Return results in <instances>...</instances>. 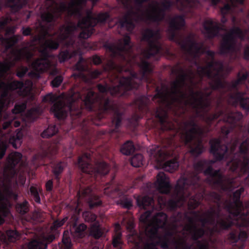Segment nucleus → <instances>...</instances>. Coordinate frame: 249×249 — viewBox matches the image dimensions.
Returning <instances> with one entry per match:
<instances>
[{"instance_id": "nucleus-1", "label": "nucleus", "mask_w": 249, "mask_h": 249, "mask_svg": "<svg viewBox=\"0 0 249 249\" xmlns=\"http://www.w3.org/2000/svg\"><path fill=\"white\" fill-rule=\"evenodd\" d=\"M178 68L172 72L178 74V79L172 82L170 92L171 99L169 98L168 93L162 89L156 88V93L152 97V100L158 105L153 110V115L158 120L161 129L169 131L172 133L171 136L167 138V144L162 146H154L150 149V155L156 162L162 166L164 170L173 172L178 167L177 157L178 155V148L176 145V136L178 134L179 138L186 146L192 156L197 157L204 151L205 147L201 138L196 139V136H202L204 131L200 127L195 117H191L189 120L183 122V127L179 132L175 124L170 121L167 109L171 108L177 104H181L188 95L182 90L186 85V81L189 79L192 85L194 84V75L191 70L187 73L184 69L178 64Z\"/></svg>"}, {"instance_id": "nucleus-2", "label": "nucleus", "mask_w": 249, "mask_h": 249, "mask_svg": "<svg viewBox=\"0 0 249 249\" xmlns=\"http://www.w3.org/2000/svg\"><path fill=\"white\" fill-rule=\"evenodd\" d=\"M104 47L110 53V56L106 65L104 66V70L109 73H113L119 84L116 86H110L107 83L104 85L99 84L97 89L101 93H110L114 97H127L132 93L138 95L135 103L140 113H133L129 120L130 123L136 125L142 117V114L150 112L149 105L151 99L142 94L141 92L144 89L145 86L148 89V84L153 80L150 77L153 72V66L146 60L142 58L138 64L140 75L133 72L131 77H120L119 74L124 70L121 63L123 62L128 63L133 55V45L130 37L126 35L123 38L119 39L117 45L106 42Z\"/></svg>"}, {"instance_id": "nucleus-3", "label": "nucleus", "mask_w": 249, "mask_h": 249, "mask_svg": "<svg viewBox=\"0 0 249 249\" xmlns=\"http://www.w3.org/2000/svg\"><path fill=\"white\" fill-rule=\"evenodd\" d=\"M248 134L247 138L241 142L239 147V152L235 153V150L240 143L239 139L235 137L231 139L229 142L228 138L223 139L226 143L222 144L220 139H213L210 141V152L213 155L214 160H201L193 164L194 170L189 172L186 177L181 178L178 180L177 187L182 191L186 188L189 182L193 187H200L202 185L201 179L199 176L200 173H203L208 176L207 182L218 188L223 191H231L233 188L234 179L226 178L223 175L220 170H214L212 165L215 161H220L227 160L228 152L232 157L231 160L228 162L230 169L231 171L239 170L242 167L245 158L249 159L247 155L249 150V124L248 125Z\"/></svg>"}, {"instance_id": "nucleus-4", "label": "nucleus", "mask_w": 249, "mask_h": 249, "mask_svg": "<svg viewBox=\"0 0 249 249\" xmlns=\"http://www.w3.org/2000/svg\"><path fill=\"white\" fill-rule=\"evenodd\" d=\"M155 186L160 194L157 196V200L160 208L166 207L170 211H175L178 207L183 204L185 201V195L188 193V197H190L188 203V208L192 210L191 213L193 217L185 214L189 224L185 226V230L189 232L193 240L196 241L199 249H208V245L203 244L199 240L206 234L207 230L210 228L208 225L214 226L213 230L217 232L215 225V217L219 216V210L216 211L213 208L208 210L205 213L201 214L198 211H194L201 204L206 194L204 189L201 185L200 187H193L188 183L186 188L182 191L177 187L178 182L175 187V194L169 199L167 198L166 195H170L171 188L168 177L163 172H160L157 176V180L155 183Z\"/></svg>"}, {"instance_id": "nucleus-5", "label": "nucleus", "mask_w": 249, "mask_h": 249, "mask_svg": "<svg viewBox=\"0 0 249 249\" xmlns=\"http://www.w3.org/2000/svg\"><path fill=\"white\" fill-rule=\"evenodd\" d=\"M237 173L238 177L247 176L246 181L249 183V159L245 158L242 167L239 170L232 171ZM244 191L243 187H240L233 193V201L230 199H222L221 196L215 192H210L208 196L210 200L214 203L215 210H219V216L216 217L217 224L215 228L217 231L227 230L233 225L236 224L240 227H249V200L245 204L240 197Z\"/></svg>"}, {"instance_id": "nucleus-6", "label": "nucleus", "mask_w": 249, "mask_h": 249, "mask_svg": "<svg viewBox=\"0 0 249 249\" xmlns=\"http://www.w3.org/2000/svg\"><path fill=\"white\" fill-rule=\"evenodd\" d=\"M189 91L191 99L188 96L185 100L182 101L181 104L178 106L185 110L187 106H191L195 110L196 116L202 117L209 127L214 121L221 117L225 124L221 127V133L223 139H227L229 134L234 129L236 122L242 119V114L222 108L217 109L213 113L208 114L212 108V100L204 99L201 91H195L191 87H189ZM220 106V103L218 102L217 108Z\"/></svg>"}, {"instance_id": "nucleus-7", "label": "nucleus", "mask_w": 249, "mask_h": 249, "mask_svg": "<svg viewBox=\"0 0 249 249\" xmlns=\"http://www.w3.org/2000/svg\"><path fill=\"white\" fill-rule=\"evenodd\" d=\"M185 26L184 17L176 15L169 18L167 34L170 40L175 42L192 59H196L201 54L206 53L212 60L214 59L215 53L211 50L206 51L203 42H197L195 35L190 34L186 36H179L178 32Z\"/></svg>"}, {"instance_id": "nucleus-8", "label": "nucleus", "mask_w": 249, "mask_h": 249, "mask_svg": "<svg viewBox=\"0 0 249 249\" xmlns=\"http://www.w3.org/2000/svg\"><path fill=\"white\" fill-rule=\"evenodd\" d=\"M89 91L93 90L89 88H83L80 90H73L70 97V102L68 106H66L61 102H56L51 107V111L59 120H64L69 114L72 120V123H73L74 120L82 117L86 110L89 113L87 120H90L95 125H100L95 122V105L91 110H89L85 104L84 100Z\"/></svg>"}, {"instance_id": "nucleus-9", "label": "nucleus", "mask_w": 249, "mask_h": 249, "mask_svg": "<svg viewBox=\"0 0 249 249\" xmlns=\"http://www.w3.org/2000/svg\"><path fill=\"white\" fill-rule=\"evenodd\" d=\"M85 104L88 109L91 110L95 105V122L101 125L100 121L105 117V114L111 116L114 131L117 130L122 124L124 115V110L111 98L101 96L94 91H89L85 99Z\"/></svg>"}, {"instance_id": "nucleus-10", "label": "nucleus", "mask_w": 249, "mask_h": 249, "mask_svg": "<svg viewBox=\"0 0 249 249\" xmlns=\"http://www.w3.org/2000/svg\"><path fill=\"white\" fill-rule=\"evenodd\" d=\"M168 216L163 212L157 213L152 218V227L148 231L150 242L143 243L141 236L137 233L130 235L128 242L132 245V249H158L157 245H160L163 249H168L170 247V238L165 235H160L159 230L160 229H166Z\"/></svg>"}, {"instance_id": "nucleus-11", "label": "nucleus", "mask_w": 249, "mask_h": 249, "mask_svg": "<svg viewBox=\"0 0 249 249\" xmlns=\"http://www.w3.org/2000/svg\"><path fill=\"white\" fill-rule=\"evenodd\" d=\"M194 64L197 66V72L200 78V82H202L204 76L207 77L210 81L209 82L210 88L212 89L217 88L221 86L220 81L221 72L223 71V63L218 60H211L207 62L206 66H200L196 59H193Z\"/></svg>"}, {"instance_id": "nucleus-12", "label": "nucleus", "mask_w": 249, "mask_h": 249, "mask_svg": "<svg viewBox=\"0 0 249 249\" xmlns=\"http://www.w3.org/2000/svg\"><path fill=\"white\" fill-rule=\"evenodd\" d=\"M91 161L90 154L87 152L78 157L77 164L82 172L90 175L95 179H97L99 177H104L108 174L110 167L107 163L102 161L97 162L93 166L90 163Z\"/></svg>"}, {"instance_id": "nucleus-13", "label": "nucleus", "mask_w": 249, "mask_h": 249, "mask_svg": "<svg viewBox=\"0 0 249 249\" xmlns=\"http://www.w3.org/2000/svg\"><path fill=\"white\" fill-rule=\"evenodd\" d=\"M95 26L91 24L83 25L81 26H78V23L75 24L72 22H69L67 25L62 24L60 26L59 37L62 40L69 39V41L67 43V46L73 48L75 45V37L73 36L74 32L78 28L80 29L81 31L78 37L79 38L86 39L89 37L93 34L95 31L94 28Z\"/></svg>"}, {"instance_id": "nucleus-14", "label": "nucleus", "mask_w": 249, "mask_h": 249, "mask_svg": "<svg viewBox=\"0 0 249 249\" xmlns=\"http://www.w3.org/2000/svg\"><path fill=\"white\" fill-rule=\"evenodd\" d=\"M160 38L159 30L146 28L142 34V40L146 42L148 47L143 49L142 54L143 57L148 59L157 54H160L162 47L158 39Z\"/></svg>"}, {"instance_id": "nucleus-15", "label": "nucleus", "mask_w": 249, "mask_h": 249, "mask_svg": "<svg viewBox=\"0 0 249 249\" xmlns=\"http://www.w3.org/2000/svg\"><path fill=\"white\" fill-rule=\"evenodd\" d=\"M247 31H243L239 27H233L228 33L222 36L219 47V53L221 55L231 54L236 49V37L244 40Z\"/></svg>"}, {"instance_id": "nucleus-16", "label": "nucleus", "mask_w": 249, "mask_h": 249, "mask_svg": "<svg viewBox=\"0 0 249 249\" xmlns=\"http://www.w3.org/2000/svg\"><path fill=\"white\" fill-rule=\"evenodd\" d=\"M150 4L152 11L148 12L146 16L147 19L154 22H160L164 20L166 16V11L171 9L173 2L171 0H165L161 3V7Z\"/></svg>"}, {"instance_id": "nucleus-17", "label": "nucleus", "mask_w": 249, "mask_h": 249, "mask_svg": "<svg viewBox=\"0 0 249 249\" xmlns=\"http://www.w3.org/2000/svg\"><path fill=\"white\" fill-rule=\"evenodd\" d=\"M22 155L19 152H12L8 155L6 159L7 164L5 170L7 171V173L5 174L9 181L12 179H17L18 170L16 168L21 160Z\"/></svg>"}, {"instance_id": "nucleus-18", "label": "nucleus", "mask_w": 249, "mask_h": 249, "mask_svg": "<svg viewBox=\"0 0 249 249\" xmlns=\"http://www.w3.org/2000/svg\"><path fill=\"white\" fill-rule=\"evenodd\" d=\"M86 16L82 17V19L78 20V26L93 25H96L97 23H105L109 18V15L107 13H99L96 17H94L92 8L85 10Z\"/></svg>"}, {"instance_id": "nucleus-19", "label": "nucleus", "mask_w": 249, "mask_h": 249, "mask_svg": "<svg viewBox=\"0 0 249 249\" xmlns=\"http://www.w3.org/2000/svg\"><path fill=\"white\" fill-rule=\"evenodd\" d=\"M136 199L137 204L140 209L147 210L141 216V220L145 221L151 216L155 209L154 198L147 196H138Z\"/></svg>"}, {"instance_id": "nucleus-20", "label": "nucleus", "mask_w": 249, "mask_h": 249, "mask_svg": "<svg viewBox=\"0 0 249 249\" xmlns=\"http://www.w3.org/2000/svg\"><path fill=\"white\" fill-rule=\"evenodd\" d=\"M203 30L202 33L208 39H213L219 36L220 32L224 30V26L218 22L210 18L204 21L202 24Z\"/></svg>"}, {"instance_id": "nucleus-21", "label": "nucleus", "mask_w": 249, "mask_h": 249, "mask_svg": "<svg viewBox=\"0 0 249 249\" xmlns=\"http://www.w3.org/2000/svg\"><path fill=\"white\" fill-rule=\"evenodd\" d=\"M42 20L44 21L43 19ZM44 22H46V24L48 25V26L46 27L45 26H43L40 25L41 26L42 30V33L41 35H34L32 32V29L30 27H23L21 30L23 36H31L32 38V41L33 43L40 42L42 38H45V37L47 36H52L50 31L52 30H53L54 28L53 24L48 23L45 21H44Z\"/></svg>"}, {"instance_id": "nucleus-22", "label": "nucleus", "mask_w": 249, "mask_h": 249, "mask_svg": "<svg viewBox=\"0 0 249 249\" xmlns=\"http://www.w3.org/2000/svg\"><path fill=\"white\" fill-rule=\"evenodd\" d=\"M77 195L79 197L85 198L88 202L90 209H92L102 204V201L98 196L95 194L93 190L89 187H87L79 191Z\"/></svg>"}, {"instance_id": "nucleus-23", "label": "nucleus", "mask_w": 249, "mask_h": 249, "mask_svg": "<svg viewBox=\"0 0 249 249\" xmlns=\"http://www.w3.org/2000/svg\"><path fill=\"white\" fill-rule=\"evenodd\" d=\"M134 15L136 16L135 21L137 22L139 20H143V16L142 15H140L137 12L130 11L126 14L122 19L119 21V25L121 28H125L128 32H132L135 27L132 16Z\"/></svg>"}, {"instance_id": "nucleus-24", "label": "nucleus", "mask_w": 249, "mask_h": 249, "mask_svg": "<svg viewBox=\"0 0 249 249\" xmlns=\"http://www.w3.org/2000/svg\"><path fill=\"white\" fill-rule=\"evenodd\" d=\"M33 70L28 73L32 78L38 79L40 74L51 69L50 63L45 60L36 59L31 64Z\"/></svg>"}, {"instance_id": "nucleus-25", "label": "nucleus", "mask_w": 249, "mask_h": 249, "mask_svg": "<svg viewBox=\"0 0 249 249\" xmlns=\"http://www.w3.org/2000/svg\"><path fill=\"white\" fill-rule=\"evenodd\" d=\"M78 217L73 214L68 221L71 227V231L74 238L81 239L86 235L87 226L84 223L77 224Z\"/></svg>"}, {"instance_id": "nucleus-26", "label": "nucleus", "mask_w": 249, "mask_h": 249, "mask_svg": "<svg viewBox=\"0 0 249 249\" xmlns=\"http://www.w3.org/2000/svg\"><path fill=\"white\" fill-rule=\"evenodd\" d=\"M11 115L7 112H2V118L0 121V136L3 135L2 130H5L14 125L15 127H18L20 125L19 121L15 120V118L9 120V116Z\"/></svg>"}, {"instance_id": "nucleus-27", "label": "nucleus", "mask_w": 249, "mask_h": 249, "mask_svg": "<svg viewBox=\"0 0 249 249\" xmlns=\"http://www.w3.org/2000/svg\"><path fill=\"white\" fill-rule=\"evenodd\" d=\"M59 35L57 36V38L55 40H53V39H46L45 38H42L41 40H44V42L43 43V46L46 47V48H48L50 50H55L57 49L59 46L60 42H64L65 43V45L67 48L69 47L67 46V43L69 41V39H66L65 40H62L59 37V36L60 34V26L59 28Z\"/></svg>"}, {"instance_id": "nucleus-28", "label": "nucleus", "mask_w": 249, "mask_h": 249, "mask_svg": "<svg viewBox=\"0 0 249 249\" xmlns=\"http://www.w3.org/2000/svg\"><path fill=\"white\" fill-rule=\"evenodd\" d=\"M12 20L9 17H2L0 18V40L4 37L1 35V32L5 31L6 35H14L16 32V27L10 26L7 27V25Z\"/></svg>"}, {"instance_id": "nucleus-29", "label": "nucleus", "mask_w": 249, "mask_h": 249, "mask_svg": "<svg viewBox=\"0 0 249 249\" xmlns=\"http://www.w3.org/2000/svg\"><path fill=\"white\" fill-rule=\"evenodd\" d=\"M231 97L239 103L243 109L246 111H249V97H246L244 92L237 91Z\"/></svg>"}, {"instance_id": "nucleus-30", "label": "nucleus", "mask_w": 249, "mask_h": 249, "mask_svg": "<svg viewBox=\"0 0 249 249\" xmlns=\"http://www.w3.org/2000/svg\"><path fill=\"white\" fill-rule=\"evenodd\" d=\"M54 239L52 236L43 240H34L28 245L29 249H47L48 243H51Z\"/></svg>"}, {"instance_id": "nucleus-31", "label": "nucleus", "mask_w": 249, "mask_h": 249, "mask_svg": "<svg viewBox=\"0 0 249 249\" xmlns=\"http://www.w3.org/2000/svg\"><path fill=\"white\" fill-rule=\"evenodd\" d=\"M27 4V0H5V6L10 8L11 11L13 13L18 12Z\"/></svg>"}, {"instance_id": "nucleus-32", "label": "nucleus", "mask_w": 249, "mask_h": 249, "mask_svg": "<svg viewBox=\"0 0 249 249\" xmlns=\"http://www.w3.org/2000/svg\"><path fill=\"white\" fill-rule=\"evenodd\" d=\"M220 81L222 83L221 86H218L217 88L214 90H218L220 89L226 90L229 91H231L232 90H238V87L241 83L236 79L235 80L232 81L231 82H228L224 80H222V76H220Z\"/></svg>"}, {"instance_id": "nucleus-33", "label": "nucleus", "mask_w": 249, "mask_h": 249, "mask_svg": "<svg viewBox=\"0 0 249 249\" xmlns=\"http://www.w3.org/2000/svg\"><path fill=\"white\" fill-rule=\"evenodd\" d=\"M66 167V163L61 161L55 162L53 164L52 167V173L54 176V179L57 181V182H59L61 178V176Z\"/></svg>"}, {"instance_id": "nucleus-34", "label": "nucleus", "mask_w": 249, "mask_h": 249, "mask_svg": "<svg viewBox=\"0 0 249 249\" xmlns=\"http://www.w3.org/2000/svg\"><path fill=\"white\" fill-rule=\"evenodd\" d=\"M6 200V196L0 189V225L4 223V217H6L10 213L9 210L6 208L5 204L2 203Z\"/></svg>"}, {"instance_id": "nucleus-35", "label": "nucleus", "mask_w": 249, "mask_h": 249, "mask_svg": "<svg viewBox=\"0 0 249 249\" xmlns=\"http://www.w3.org/2000/svg\"><path fill=\"white\" fill-rule=\"evenodd\" d=\"M229 239L232 243H236L238 241L245 242L248 238V235L245 231H232L229 234Z\"/></svg>"}, {"instance_id": "nucleus-36", "label": "nucleus", "mask_w": 249, "mask_h": 249, "mask_svg": "<svg viewBox=\"0 0 249 249\" xmlns=\"http://www.w3.org/2000/svg\"><path fill=\"white\" fill-rule=\"evenodd\" d=\"M23 133L22 131L18 130L16 134L11 136L9 140V143L16 149L19 147L22 143Z\"/></svg>"}, {"instance_id": "nucleus-37", "label": "nucleus", "mask_w": 249, "mask_h": 249, "mask_svg": "<svg viewBox=\"0 0 249 249\" xmlns=\"http://www.w3.org/2000/svg\"><path fill=\"white\" fill-rule=\"evenodd\" d=\"M59 130L58 125L54 124H49L48 127L41 133V136L43 138H49L56 135Z\"/></svg>"}, {"instance_id": "nucleus-38", "label": "nucleus", "mask_w": 249, "mask_h": 249, "mask_svg": "<svg viewBox=\"0 0 249 249\" xmlns=\"http://www.w3.org/2000/svg\"><path fill=\"white\" fill-rule=\"evenodd\" d=\"M89 235L95 239H99L103 234V232L100 228L98 221H95L93 223L89 230Z\"/></svg>"}, {"instance_id": "nucleus-39", "label": "nucleus", "mask_w": 249, "mask_h": 249, "mask_svg": "<svg viewBox=\"0 0 249 249\" xmlns=\"http://www.w3.org/2000/svg\"><path fill=\"white\" fill-rule=\"evenodd\" d=\"M0 186H2L4 187V192L6 196V200L8 198H13L15 200L18 199V195L12 190L10 186L5 184L4 179L1 177H0Z\"/></svg>"}, {"instance_id": "nucleus-40", "label": "nucleus", "mask_w": 249, "mask_h": 249, "mask_svg": "<svg viewBox=\"0 0 249 249\" xmlns=\"http://www.w3.org/2000/svg\"><path fill=\"white\" fill-rule=\"evenodd\" d=\"M135 147L131 141H127L121 147V152L125 155H130L135 151Z\"/></svg>"}, {"instance_id": "nucleus-41", "label": "nucleus", "mask_w": 249, "mask_h": 249, "mask_svg": "<svg viewBox=\"0 0 249 249\" xmlns=\"http://www.w3.org/2000/svg\"><path fill=\"white\" fill-rule=\"evenodd\" d=\"M83 61L84 59L82 57H80L78 61L74 66L75 69L78 71V73H74L72 74V76L75 78H81L84 76L83 72L86 71V68L83 63Z\"/></svg>"}, {"instance_id": "nucleus-42", "label": "nucleus", "mask_w": 249, "mask_h": 249, "mask_svg": "<svg viewBox=\"0 0 249 249\" xmlns=\"http://www.w3.org/2000/svg\"><path fill=\"white\" fill-rule=\"evenodd\" d=\"M5 42L6 43L7 49H13V47L22 39V37L19 35H13V36L5 38Z\"/></svg>"}, {"instance_id": "nucleus-43", "label": "nucleus", "mask_w": 249, "mask_h": 249, "mask_svg": "<svg viewBox=\"0 0 249 249\" xmlns=\"http://www.w3.org/2000/svg\"><path fill=\"white\" fill-rule=\"evenodd\" d=\"M234 6V4L232 2L231 4L229 3L225 4L223 7L220 8V12L222 15L221 22L223 23H225L227 22V19L226 16L232 11Z\"/></svg>"}, {"instance_id": "nucleus-44", "label": "nucleus", "mask_w": 249, "mask_h": 249, "mask_svg": "<svg viewBox=\"0 0 249 249\" xmlns=\"http://www.w3.org/2000/svg\"><path fill=\"white\" fill-rule=\"evenodd\" d=\"M122 234L119 231H116L112 238V245L116 249H122L123 244L122 239Z\"/></svg>"}, {"instance_id": "nucleus-45", "label": "nucleus", "mask_w": 249, "mask_h": 249, "mask_svg": "<svg viewBox=\"0 0 249 249\" xmlns=\"http://www.w3.org/2000/svg\"><path fill=\"white\" fill-rule=\"evenodd\" d=\"M26 108V103H16L14 106V108L12 110V112L9 113L11 115L9 116V119L10 120V116L11 115H15L17 114L21 113L24 111ZM9 113L8 112H7ZM12 118L15 119V117L12 116Z\"/></svg>"}, {"instance_id": "nucleus-46", "label": "nucleus", "mask_w": 249, "mask_h": 249, "mask_svg": "<svg viewBox=\"0 0 249 249\" xmlns=\"http://www.w3.org/2000/svg\"><path fill=\"white\" fill-rule=\"evenodd\" d=\"M143 157L141 154L134 155L131 159V164L135 167H139L143 165Z\"/></svg>"}, {"instance_id": "nucleus-47", "label": "nucleus", "mask_w": 249, "mask_h": 249, "mask_svg": "<svg viewBox=\"0 0 249 249\" xmlns=\"http://www.w3.org/2000/svg\"><path fill=\"white\" fill-rule=\"evenodd\" d=\"M29 203L27 200H24L22 202L17 203L16 205L17 211L21 214L26 213L29 210Z\"/></svg>"}, {"instance_id": "nucleus-48", "label": "nucleus", "mask_w": 249, "mask_h": 249, "mask_svg": "<svg viewBox=\"0 0 249 249\" xmlns=\"http://www.w3.org/2000/svg\"><path fill=\"white\" fill-rule=\"evenodd\" d=\"M64 231L62 240V244L60 245V249H71L72 244L69 236Z\"/></svg>"}, {"instance_id": "nucleus-49", "label": "nucleus", "mask_w": 249, "mask_h": 249, "mask_svg": "<svg viewBox=\"0 0 249 249\" xmlns=\"http://www.w3.org/2000/svg\"><path fill=\"white\" fill-rule=\"evenodd\" d=\"M72 57V54L68 50H60L58 55V59L60 63L64 62Z\"/></svg>"}, {"instance_id": "nucleus-50", "label": "nucleus", "mask_w": 249, "mask_h": 249, "mask_svg": "<svg viewBox=\"0 0 249 249\" xmlns=\"http://www.w3.org/2000/svg\"><path fill=\"white\" fill-rule=\"evenodd\" d=\"M41 113V109L39 107H33L28 111L27 115L33 120H35L39 117Z\"/></svg>"}, {"instance_id": "nucleus-51", "label": "nucleus", "mask_w": 249, "mask_h": 249, "mask_svg": "<svg viewBox=\"0 0 249 249\" xmlns=\"http://www.w3.org/2000/svg\"><path fill=\"white\" fill-rule=\"evenodd\" d=\"M82 216L85 221L89 223H93L97 221V215L89 211H85L83 213Z\"/></svg>"}, {"instance_id": "nucleus-52", "label": "nucleus", "mask_w": 249, "mask_h": 249, "mask_svg": "<svg viewBox=\"0 0 249 249\" xmlns=\"http://www.w3.org/2000/svg\"><path fill=\"white\" fill-rule=\"evenodd\" d=\"M8 239L10 242H15L20 237V234L16 230H10L6 232Z\"/></svg>"}, {"instance_id": "nucleus-53", "label": "nucleus", "mask_w": 249, "mask_h": 249, "mask_svg": "<svg viewBox=\"0 0 249 249\" xmlns=\"http://www.w3.org/2000/svg\"><path fill=\"white\" fill-rule=\"evenodd\" d=\"M176 249H192V245L188 244L184 239L175 241Z\"/></svg>"}, {"instance_id": "nucleus-54", "label": "nucleus", "mask_w": 249, "mask_h": 249, "mask_svg": "<svg viewBox=\"0 0 249 249\" xmlns=\"http://www.w3.org/2000/svg\"><path fill=\"white\" fill-rule=\"evenodd\" d=\"M8 147V143L7 141L0 140V160L4 157Z\"/></svg>"}, {"instance_id": "nucleus-55", "label": "nucleus", "mask_w": 249, "mask_h": 249, "mask_svg": "<svg viewBox=\"0 0 249 249\" xmlns=\"http://www.w3.org/2000/svg\"><path fill=\"white\" fill-rule=\"evenodd\" d=\"M30 191L31 195L34 197L35 202L38 204H40L41 203L40 197L36 187L31 186L30 188Z\"/></svg>"}, {"instance_id": "nucleus-56", "label": "nucleus", "mask_w": 249, "mask_h": 249, "mask_svg": "<svg viewBox=\"0 0 249 249\" xmlns=\"http://www.w3.org/2000/svg\"><path fill=\"white\" fill-rule=\"evenodd\" d=\"M120 204L123 208L128 210H130L133 206L132 200L127 197L121 199Z\"/></svg>"}, {"instance_id": "nucleus-57", "label": "nucleus", "mask_w": 249, "mask_h": 249, "mask_svg": "<svg viewBox=\"0 0 249 249\" xmlns=\"http://www.w3.org/2000/svg\"><path fill=\"white\" fill-rule=\"evenodd\" d=\"M63 81V77L59 75L56 76L51 81V85L53 88L59 87Z\"/></svg>"}, {"instance_id": "nucleus-58", "label": "nucleus", "mask_w": 249, "mask_h": 249, "mask_svg": "<svg viewBox=\"0 0 249 249\" xmlns=\"http://www.w3.org/2000/svg\"><path fill=\"white\" fill-rule=\"evenodd\" d=\"M68 219H69V218L66 216V217H64L61 220H55L53 222V225L52 226V229L53 230L57 229L58 228L63 226L68 220Z\"/></svg>"}, {"instance_id": "nucleus-59", "label": "nucleus", "mask_w": 249, "mask_h": 249, "mask_svg": "<svg viewBox=\"0 0 249 249\" xmlns=\"http://www.w3.org/2000/svg\"><path fill=\"white\" fill-rule=\"evenodd\" d=\"M43 49L40 51L41 54L43 56V58H37V59L39 60H45L48 61L50 64V68H51L52 64L50 61L48 59V57L49 56V54L47 51L48 48H46L43 45Z\"/></svg>"}, {"instance_id": "nucleus-60", "label": "nucleus", "mask_w": 249, "mask_h": 249, "mask_svg": "<svg viewBox=\"0 0 249 249\" xmlns=\"http://www.w3.org/2000/svg\"><path fill=\"white\" fill-rule=\"evenodd\" d=\"M102 73V71L98 70H95L94 71H91L89 72V77L91 79H94L97 78Z\"/></svg>"}, {"instance_id": "nucleus-61", "label": "nucleus", "mask_w": 249, "mask_h": 249, "mask_svg": "<svg viewBox=\"0 0 249 249\" xmlns=\"http://www.w3.org/2000/svg\"><path fill=\"white\" fill-rule=\"evenodd\" d=\"M249 76V72L246 71L245 73L241 74L240 72H238L237 74V79L241 84L242 82L245 81Z\"/></svg>"}, {"instance_id": "nucleus-62", "label": "nucleus", "mask_w": 249, "mask_h": 249, "mask_svg": "<svg viewBox=\"0 0 249 249\" xmlns=\"http://www.w3.org/2000/svg\"><path fill=\"white\" fill-rule=\"evenodd\" d=\"M92 61L95 65H98L102 63L103 59L98 55H94L92 57Z\"/></svg>"}, {"instance_id": "nucleus-63", "label": "nucleus", "mask_w": 249, "mask_h": 249, "mask_svg": "<svg viewBox=\"0 0 249 249\" xmlns=\"http://www.w3.org/2000/svg\"><path fill=\"white\" fill-rule=\"evenodd\" d=\"M46 145H42V149L46 154L50 153L52 150V144L49 142H44Z\"/></svg>"}, {"instance_id": "nucleus-64", "label": "nucleus", "mask_w": 249, "mask_h": 249, "mask_svg": "<svg viewBox=\"0 0 249 249\" xmlns=\"http://www.w3.org/2000/svg\"><path fill=\"white\" fill-rule=\"evenodd\" d=\"M55 99L52 94H49L45 96L43 98V101L53 103L54 102Z\"/></svg>"}]
</instances>
